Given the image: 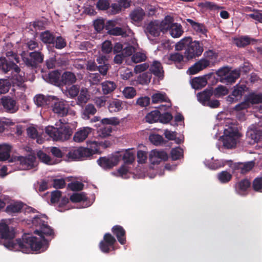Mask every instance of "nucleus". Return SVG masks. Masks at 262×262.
Wrapping results in <instances>:
<instances>
[{"mask_svg":"<svg viewBox=\"0 0 262 262\" xmlns=\"http://www.w3.org/2000/svg\"><path fill=\"white\" fill-rule=\"evenodd\" d=\"M42 217L47 219L46 214L36 215L32 220L33 224L39 228L34 233L40 236L42 241L29 234H25L21 238L14 239L15 232L10 230L9 226L4 223H0V239L3 245L10 250L20 251L24 253H30L32 251L43 252L48 248L49 242L45 237H54V230L48 225L47 222L42 220Z\"/></svg>","mask_w":262,"mask_h":262,"instance_id":"1","label":"nucleus"},{"mask_svg":"<svg viewBox=\"0 0 262 262\" xmlns=\"http://www.w3.org/2000/svg\"><path fill=\"white\" fill-rule=\"evenodd\" d=\"M45 132L54 141H64L70 139L72 135V130L69 126H61L58 128L49 126Z\"/></svg>","mask_w":262,"mask_h":262,"instance_id":"2","label":"nucleus"},{"mask_svg":"<svg viewBox=\"0 0 262 262\" xmlns=\"http://www.w3.org/2000/svg\"><path fill=\"white\" fill-rule=\"evenodd\" d=\"M237 129L232 126H228L224 131V135L221 137L223 146L228 149L235 147L239 138Z\"/></svg>","mask_w":262,"mask_h":262,"instance_id":"3","label":"nucleus"},{"mask_svg":"<svg viewBox=\"0 0 262 262\" xmlns=\"http://www.w3.org/2000/svg\"><path fill=\"white\" fill-rule=\"evenodd\" d=\"M203 52V45L202 42L199 41H192L191 37L190 43H188V46L185 52V56L188 59H191L196 57L200 56Z\"/></svg>","mask_w":262,"mask_h":262,"instance_id":"4","label":"nucleus"},{"mask_svg":"<svg viewBox=\"0 0 262 262\" xmlns=\"http://www.w3.org/2000/svg\"><path fill=\"white\" fill-rule=\"evenodd\" d=\"M0 103L4 111L7 113L14 114L19 110V105L16 100L10 96L2 97Z\"/></svg>","mask_w":262,"mask_h":262,"instance_id":"5","label":"nucleus"},{"mask_svg":"<svg viewBox=\"0 0 262 262\" xmlns=\"http://www.w3.org/2000/svg\"><path fill=\"white\" fill-rule=\"evenodd\" d=\"M248 88L245 84H237L233 88L231 95L227 97V101L230 103L237 102L241 100L243 95L247 91Z\"/></svg>","mask_w":262,"mask_h":262,"instance_id":"6","label":"nucleus"},{"mask_svg":"<svg viewBox=\"0 0 262 262\" xmlns=\"http://www.w3.org/2000/svg\"><path fill=\"white\" fill-rule=\"evenodd\" d=\"M52 103V111L60 117L66 116L68 113V106L66 101L59 100L54 97Z\"/></svg>","mask_w":262,"mask_h":262,"instance_id":"7","label":"nucleus"},{"mask_svg":"<svg viewBox=\"0 0 262 262\" xmlns=\"http://www.w3.org/2000/svg\"><path fill=\"white\" fill-rule=\"evenodd\" d=\"M12 71V76L10 78L9 80L12 86L25 89L26 85L24 84L25 81V73L21 71L20 68L19 71Z\"/></svg>","mask_w":262,"mask_h":262,"instance_id":"8","label":"nucleus"},{"mask_svg":"<svg viewBox=\"0 0 262 262\" xmlns=\"http://www.w3.org/2000/svg\"><path fill=\"white\" fill-rule=\"evenodd\" d=\"M30 58L25 57L23 59L26 64L28 67L36 68L38 63L43 61L44 56L40 52L34 51L29 54Z\"/></svg>","mask_w":262,"mask_h":262,"instance_id":"9","label":"nucleus"},{"mask_svg":"<svg viewBox=\"0 0 262 262\" xmlns=\"http://www.w3.org/2000/svg\"><path fill=\"white\" fill-rule=\"evenodd\" d=\"M22 168L24 170H29L33 168L35 166L36 157L35 155L29 154L27 156H19L18 157Z\"/></svg>","mask_w":262,"mask_h":262,"instance_id":"10","label":"nucleus"},{"mask_svg":"<svg viewBox=\"0 0 262 262\" xmlns=\"http://www.w3.org/2000/svg\"><path fill=\"white\" fill-rule=\"evenodd\" d=\"M209 64L210 61L209 60L206 58H202L190 67L188 71L190 75H194L206 68Z\"/></svg>","mask_w":262,"mask_h":262,"instance_id":"11","label":"nucleus"},{"mask_svg":"<svg viewBox=\"0 0 262 262\" xmlns=\"http://www.w3.org/2000/svg\"><path fill=\"white\" fill-rule=\"evenodd\" d=\"M24 205L21 201H12L5 208V211L9 215H13L21 212Z\"/></svg>","mask_w":262,"mask_h":262,"instance_id":"12","label":"nucleus"},{"mask_svg":"<svg viewBox=\"0 0 262 262\" xmlns=\"http://www.w3.org/2000/svg\"><path fill=\"white\" fill-rule=\"evenodd\" d=\"M0 70L7 73L11 70L19 71V67L12 61H8L5 57L0 58Z\"/></svg>","mask_w":262,"mask_h":262,"instance_id":"13","label":"nucleus"},{"mask_svg":"<svg viewBox=\"0 0 262 262\" xmlns=\"http://www.w3.org/2000/svg\"><path fill=\"white\" fill-rule=\"evenodd\" d=\"M92 130V128L89 127H83L79 128L75 133L73 136V140L77 143L83 142L91 133Z\"/></svg>","mask_w":262,"mask_h":262,"instance_id":"14","label":"nucleus"},{"mask_svg":"<svg viewBox=\"0 0 262 262\" xmlns=\"http://www.w3.org/2000/svg\"><path fill=\"white\" fill-rule=\"evenodd\" d=\"M251 186H252L250 180L248 179H244L235 184V189L237 193L244 195L247 194V191Z\"/></svg>","mask_w":262,"mask_h":262,"instance_id":"15","label":"nucleus"},{"mask_svg":"<svg viewBox=\"0 0 262 262\" xmlns=\"http://www.w3.org/2000/svg\"><path fill=\"white\" fill-rule=\"evenodd\" d=\"M77 78L74 73L70 71L64 72L60 77V86L71 85L75 83Z\"/></svg>","mask_w":262,"mask_h":262,"instance_id":"16","label":"nucleus"},{"mask_svg":"<svg viewBox=\"0 0 262 262\" xmlns=\"http://www.w3.org/2000/svg\"><path fill=\"white\" fill-rule=\"evenodd\" d=\"M150 73L153 74L159 79L162 80L164 77V71L160 62L154 61L149 68Z\"/></svg>","mask_w":262,"mask_h":262,"instance_id":"17","label":"nucleus"},{"mask_svg":"<svg viewBox=\"0 0 262 262\" xmlns=\"http://www.w3.org/2000/svg\"><path fill=\"white\" fill-rule=\"evenodd\" d=\"M60 73L58 71H54L43 75L46 81L57 86H60Z\"/></svg>","mask_w":262,"mask_h":262,"instance_id":"18","label":"nucleus"},{"mask_svg":"<svg viewBox=\"0 0 262 262\" xmlns=\"http://www.w3.org/2000/svg\"><path fill=\"white\" fill-rule=\"evenodd\" d=\"M255 162L253 161L246 162H238L234 165V169L238 170L242 174H246L254 167Z\"/></svg>","mask_w":262,"mask_h":262,"instance_id":"19","label":"nucleus"},{"mask_svg":"<svg viewBox=\"0 0 262 262\" xmlns=\"http://www.w3.org/2000/svg\"><path fill=\"white\" fill-rule=\"evenodd\" d=\"M112 232L115 235L119 243L124 245L126 243V232L124 228L120 225H115L112 228Z\"/></svg>","mask_w":262,"mask_h":262,"instance_id":"20","label":"nucleus"},{"mask_svg":"<svg viewBox=\"0 0 262 262\" xmlns=\"http://www.w3.org/2000/svg\"><path fill=\"white\" fill-rule=\"evenodd\" d=\"M54 99V97L46 96L42 94L36 95L34 98V102L38 107L49 105L51 101H53Z\"/></svg>","mask_w":262,"mask_h":262,"instance_id":"21","label":"nucleus"},{"mask_svg":"<svg viewBox=\"0 0 262 262\" xmlns=\"http://www.w3.org/2000/svg\"><path fill=\"white\" fill-rule=\"evenodd\" d=\"M145 16L144 10L141 7L134 9L129 14L130 19L136 23L141 22Z\"/></svg>","mask_w":262,"mask_h":262,"instance_id":"22","label":"nucleus"},{"mask_svg":"<svg viewBox=\"0 0 262 262\" xmlns=\"http://www.w3.org/2000/svg\"><path fill=\"white\" fill-rule=\"evenodd\" d=\"M186 21L190 24L193 29L196 32L206 35L208 30L204 24L195 22L192 19L189 18L187 19Z\"/></svg>","mask_w":262,"mask_h":262,"instance_id":"23","label":"nucleus"},{"mask_svg":"<svg viewBox=\"0 0 262 262\" xmlns=\"http://www.w3.org/2000/svg\"><path fill=\"white\" fill-rule=\"evenodd\" d=\"M213 95L212 88L206 89L203 92L199 93L197 94L198 100L203 105L206 102H208L210 99V97Z\"/></svg>","mask_w":262,"mask_h":262,"instance_id":"24","label":"nucleus"},{"mask_svg":"<svg viewBox=\"0 0 262 262\" xmlns=\"http://www.w3.org/2000/svg\"><path fill=\"white\" fill-rule=\"evenodd\" d=\"M147 32L154 37L160 35L161 31L159 23L156 21L150 22L146 27Z\"/></svg>","mask_w":262,"mask_h":262,"instance_id":"25","label":"nucleus"},{"mask_svg":"<svg viewBox=\"0 0 262 262\" xmlns=\"http://www.w3.org/2000/svg\"><path fill=\"white\" fill-rule=\"evenodd\" d=\"M97 163L101 167L105 169H110L117 164V162L114 161L113 159L107 158L105 157H100L97 160Z\"/></svg>","mask_w":262,"mask_h":262,"instance_id":"26","label":"nucleus"},{"mask_svg":"<svg viewBox=\"0 0 262 262\" xmlns=\"http://www.w3.org/2000/svg\"><path fill=\"white\" fill-rule=\"evenodd\" d=\"M251 41L256 42L257 40L251 38L248 36H242L238 38H234L233 42L238 47H245L249 45Z\"/></svg>","mask_w":262,"mask_h":262,"instance_id":"27","label":"nucleus"},{"mask_svg":"<svg viewBox=\"0 0 262 262\" xmlns=\"http://www.w3.org/2000/svg\"><path fill=\"white\" fill-rule=\"evenodd\" d=\"M55 35L49 30L42 32L40 34V39L45 44L54 45Z\"/></svg>","mask_w":262,"mask_h":262,"instance_id":"28","label":"nucleus"},{"mask_svg":"<svg viewBox=\"0 0 262 262\" xmlns=\"http://www.w3.org/2000/svg\"><path fill=\"white\" fill-rule=\"evenodd\" d=\"M11 149L12 146L10 144H2V148L0 149V161H5L10 158Z\"/></svg>","mask_w":262,"mask_h":262,"instance_id":"29","label":"nucleus"},{"mask_svg":"<svg viewBox=\"0 0 262 262\" xmlns=\"http://www.w3.org/2000/svg\"><path fill=\"white\" fill-rule=\"evenodd\" d=\"M239 76V72L237 70H233L231 72H228L227 75L222 79L221 81L227 84H232L234 83Z\"/></svg>","mask_w":262,"mask_h":262,"instance_id":"30","label":"nucleus"},{"mask_svg":"<svg viewBox=\"0 0 262 262\" xmlns=\"http://www.w3.org/2000/svg\"><path fill=\"white\" fill-rule=\"evenodd\" d=\"M245 97L250 104L262 103V93L251 92Z\"/></svg>","mask_w":262,"mask_h":262,"instance_id":"31","label":"nucleus"},{"mask_svg":"<svg viewBox=\"0 0 262 262\" xmlns=\"http://www.w3.org/2000/svg\"><path fill=\"white\" fill-rule=\"evenodd\" d=\"M207 83L206 76H204L193 78L191 81V86L195 90H199L205 86Z\"/></svg>","mask_w":262,"mask_h":262,"instance_id":"32","label":"nucleus"},{"mask_svg":"<svg viewBox=\"0 0 262 262\" xmlns=\"http://www.w3.org/2000/svg\"><path fill=\"white\" fill-rule=\"evenodd\" d=\"M169 33L171 36L174 38L179 37L183 33L182 26L178 23H173Z\"/></svg>","mask_w":262,"mask_h":262,"instance_id":"33","label":"nucleus"},{"mask_svg":"<svg viewBox=\"0 0 262 262\" xmlns=\"http://www.w3.org/2000/svg\"><path fill=\"white\" fill-rule=\"evenodd\" d=\"M102 90L104 95L110 94L116 88L115 82L110 81H105L101 83Z\"/></svg>","mask_w":262,"mask_h":262,"instance_id":"34","label":"nucleus"},{"mask_svg":"<svg viewBox=\"0 0 262 262\" xmlns=\"http://www.w3.org/2000/svg\"><path fill=\"white\" fill-rule=\"evenodd\" d=\"M79 150L80 151L79 161L84 160L95 153L93 149L86 147H79Z\"/></svg>","mask_w":262,"mask_h":262,"instance_id":"35","label":"nucleus"},{"mask_svg":"<svg viewBox=\"0 0 262 262\" xmlns=\"http://www.w3.org/2000/svg\"><path fill=\"white\" fill-rule=\"evenodd\" d=\"M79 95L77 98V104L81 105L84 103H86L89 99L88 94V90L85 88H82L79 90Z\"/></svg>","mask_w":262,"mask_h":262,"instance_id":"36","label":"nucleus"},{"mask_svg":"<svg viewBox=\"0 0 262 262\" xmlns=\"http://www.w3.org/2000/svg\"><path fill=\"white\" fill-rule=\"evenodd\" d=\"M160 117V112L158 110H155L148 113L145 116L146 121L152 123L159 121Z\"/></svg>","mask_w":262,"mask_h":262,"instance_id":"37","label":"nucleus"},{"mask_svg":"<svg viewBox=\"0 0 262 262\" xmlns=\"http://www.w3.org/2000/svg\"><path fill=\"white\" fill-rule=\"evenodd\" d=\"M97 112L96 108L95 106L91 103L86 104L82 112L83 118L86 119L90 118V115H94Z\"/></svg>","mask_w":262,"mask_h":262,"instance_id":"38","label":"nucleus"},{"mask_svg":"<svg viewBox=\"0 0 262 262\" xmlns=\"http://www.w3.org/2000/svg\"><path fill=\"white\" fill-rule=\"evenodd\" d=\"M122 159L125 164H131L135 161V154L129 149L126 150L123 156Z\"/></svg>","mask_w":262,"mask_h":262,"instance_id":"39","label":"nucleus"},{"mask_svg":"<svg viewBox=\"0 0 262 262\" xmlns=\"http://www.w3.org/2000/svg\"><path fill=\"white\" fill-rule=\"evenodd\" d=\"M151 74L149 72H146L140 74L137 78V81L142 85L148 84L151 78Z\"/></svg>","mask_w":262,"mask_h":262,"instance_id":"40","label":"nucleus"},{"mask_svg":"<svg viewBox=\"0 0 262 262\" xmlns=\"http://www.w3.org/2000/svg\"><path fill=\"white\" fill-rule=\"evenodd\" d=\"M171 19L170 17H166L165 20L159 24L161 32L165 33L168 30L169 31H170L172 24H173L172 23Z\"/></svg>","mask_w":262,"mask_h":262,"instance_id":"41","label":"nucleus"},{"mask_svg":"<svg viewBox=\"0 0 262 262\" xmlns=\"http://www.w3.org/2000/svg\"><path fill=\"white\" fill-rule=\"evenodd\" d=\"M232 174L227 171H222L217 174V178L222 183H227L232 179Z\"/></svg>","mask_w":262,"mask_h":262,"instance_id":"42","label":"nucleus"},{"mask_svg":"<svg viewBox=\"0 0 262 262\" xmlns=\"http://www.w3.org/2000/svg\"><path fill=\"white\" fill-rule=\"evenodd\" d=\"M229 93L228 89L225 86L220 85L213 91V94L216 97L227 95Z\"/></svg>","mask_w":262,"mask_h":262,"instance_id":"43","label":"nucleus"},{"mask_svg":"<svg viewBox=\"0 0 262 262\" xmlns=\"http://www.w3.org/2000/svg\"><path fill=\"white\" fill-rule=\"evenodd\" d=\"M251 185L253 191L262 193V177L255 178L251 183Z\"/></svg>","mask_w":262,"mask_h":262,"instance_id":"44","label":"nucleus"},{"mask_svg":"<svg viewBox=\"0 0 262 262\" xmlns=\"http://www.w3.org/2000/svg\"><path fill=\"white\" fill-rule=\"evenodd\" d=\"M106 29L108 30V33L113 35H124L126 34V31L122 28L118 27L110 28L109 26H105Z\"/></svg>","mask_w":262,"mask_h":262,"instance_id":"45","label":"nucleus"},{"mask_svg":"<svg viewBox=\"0 0 262 262\" xmlns=\"http://www.w3.org/2000/svg\"><path fill=\"white\" fill-rule=\"evenodd\" d=\"M79 93V88L77 85H71V86L67 89L66 91V94L70 98H74L77 96Z\"/></svg>","mask_w":262,"mask_h":262,"instance_id":"46","label":"nucleus"},{"mask_svg":"<svg viewBox=\"0 0 262 262\" xmlns=\"http://www.w3.org/2000/svg\"><path fill=\"white\" fill-rule=\"evenodd\" d=\"M122 102L119 100H116L112 101L108 105V110L110 112H117L120 111L122 108Z\"/></svg>","mask_w":262,"mask_h":262,"instance_id":"47","label":"nucleus"},{"mask_svg":"<svg viewBox=\"0 0 262 262\" xmlns=\"http://www.w3.org/2000/svg\"><path fill=\"white\" fill-rule=\"evenodd\" d=\"M11 86V82L8 79H0V93L5 94L7 93Z\"/></svg>","mask_w":262,"mask_h":262,"instance_id":"48","label":"nucleus"},{"mask_svg":"<svg viewBox=\"0 0 262 262\" xmlns=\"http://www.w3.org/2000/svg\"><path fill=\"white\" fill-rule=\"evenodd\" d=\"M112 128L111 126H104L100 128L97 131L98 136L101 138H105L111 135Z\"/></svg>","mask_w":262,"mask_h":262,"instance_id":"49","label":"nucleus"},{"mask_svg":"<svg viewBox=\"0 0 262 262\" xmlns=\"http://www.w3.org/2000/svg\"><path fill=\"white\" fill-rule=\"evenodd\" d=\"M149 141L155 145H159L164 143L163 137L158 134H152L149 136Z\"/></svg>","mask_w":262,"mask_h":262,"instance_id":"50","label":"nucleus"},{"mask_svg":"<svg viewBox=\"0 0 262 262\" xmlns=\"http://www.w3.org/2000/svg\"><path fill=\"white\" fill-rule=\"evenodd\" d=\"M150 154L159 159L161 161H166L168 159V155L166 152L164 151H159L157 150H151Z\"/></svg>","mask_w":262,"mask_h":262,"instance_id":"51","label":"nucleus"},{"mask_svg":"<svg viewBox=\"0 0 262 262\" xmlns=\"http://www.w3.org/2000/svg\"><path fill=\"white\" fill-rule=\"evenodd\" d=\"M191 37H186L181 39L175 46L176 50L181 51L187 47L188 43H190Z\"/></svg>","mask_w":262,"mask_h":262,"instance_id":"52","label":"nucleus"},{"mask_svg":"<svg viewBox=\"0 0 262 262\" xmlns=\"http://www.w3.org/2000/svg\"><path fill=\"white\" fill-rule=\"evenodd\" d=\"M57 49H62L66 47L67 42L64 38L59 36L57 37H55L54 45H53Z\"/></svg>","mask_w":262,"mask_h":262,"instance_id":"53","label":"nucleus"},{"mask_svg":"<svg viewBox=\"0 0 262 262\" xmlns=\"http://www.w3.org/2000/svg\"><path fill=\"white\" fill-rule=\"evenodd\" d=\"M83 184L79 181L71 182L69 183L68 185V188L74 191L82 190L83 188Z\"/></svg>","mask_w":262,"mask_h":262,"instance_id":"54","label":"nucleus"},{"mask_svg":"<svg viewBox=\"0 0 262 262\" xmlns=\"http://www.w3.org/2000/svg\"><path fill=\"white\" fill-rule=\"evenodd\" d=\"M183 150L181 148H175L171 149L170 152L171 159L176 161L183 157Z\"/></svg>","mask_w":262,"mask_h":262,"instance_id":"55","label":"nucleus"},{"mask_svg":"<svg viewBox=\"0 0 262 262\" xmlns=\"http://www.w3.org/2000/svg\"><path fill=\"white\" fill-rule=\"evenodd\" d=\"M123 94L127 99H132L136 95V91L133 87H126L123 90Z\"/></svg>","mask_w":262,"mask_h":262,"instance_id":"56","label":"nucleus"},{"mask_svg":"<svg viewBox=\"0 0 262 262\" xmlns=\"http://www.w3.org/2000/svg\"><path fill=\"white\" fill-rule=\"evenodd\" d=\"M27 133L28 136L33 139H37V142L40 143L38 140V133L36 128L33 126H30L27 129Z\"/></svg>","mask_w":262,"mask_h":262,"instance_id":"57","label":"nucleus"},{"mask_svg":"<svg viewBox=\"0 0 262 262\" xmlns=\"http://www.w3.org/2000/svg\"><path fill=\"white\" fill-rule=\"evenodd\" d=\"M183 59L184 56L179 53H171L168 57L169 61L173 62L174 63L181 62Z\"/></svg>","mask_w":262,"mask_h":262,"instance_id":"58","label":"nucleus"},{"mask_svg":"<svg viewBox=\"0 0 262 262\" xmlns=\"http://www.w3.org/2000/svg\"><path fill=\"white\" fill-rule=\"evenodd\" d=\"M167 98L166 95L161 93H156L152 95L151 100L153 103H157L159 102H166Z\"/></svg>","mask_w":262,"mask_h":262,"instance_id":"59","label":"nucleus"},{"mask_svg":"<svg viewBox=\"0 0 262 262\" xmlns=\"http://www.w3.org/2000/svg\"><path fill=\"white\" fill-rule=\"evenodd\" d=\"M146 56L144 53L137 52L133 54L132 57V60L135 63H139L145 61Z\"/></svg>","mask_w":262,"mask_h":262,"instance_id":"60","label":"nucleus"},{"mask_svg":"<svg viewBox=\"0 0 262 262\" xmlns=\"http://www.w3.org/2000/svg\"><path fill=\"white\" fill-rule=\"evenodd\" d=\"M96 7L100 10H106L110 7V3L108 0H98Z\"/></svg>","mask_w":262,"mask_h":262,"instance_id":"61","label":"nucleus"},{"mask_svg":"<svg viewBox=\"0 0 262 262\" xmlns=\"http://www.w3.org/2000/svg\"><path fill=\"white\" fill-rule=\"evenodd\" d=\"M37 156L42 162L48 164L51 163V158L43 151L39 150L37 152Z\"/></svg>","mask_w":262,"mask_h":262,"instance_id":"62","label":"nucleus"},{"mask_svg":"<svg viewBox=\"0 0 262 262\" xmlns=\"http://www.w3.org/2000/svg\"><path fill=\"white\" fill-rule=\"evenodd\" d=\"M102 52L105 54L111 53L113 50V46L111 41L105 40L102 44Z\"/></svg>","mask_w":262,"mask_h":262,"instance_id":"63","label":"nucleus"},{"mask_svg":"<svg viewBox=\"0 0 262 262\" xmlns=\"http://www.w3.org/2000/svg\"><path fill=\"white\" fill-rule=\"evenodd\" d=\"M66 186V181L63 179H55L53 180V186L56 189H62Z\"/></svg>","mask_w":262,"mask_h":262,"instance_id":"64","label":"nucleus"}]
</instances>
